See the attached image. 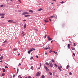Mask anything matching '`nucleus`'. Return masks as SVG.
<instances>
[{"label":"nucleus","mask_w":78,"mask_h":78,"mask_svg":"<svg viewBox=\"0 0 78 78\" xmlns=\"http://www.w3.org/2000/svg\"><path fill=\"white\" fill-rule=\"evenodd\" d=\"M49 74L50 75H52V73L51 72H49Z\"/></svg>","instance_id":"nucleus-31"},{"label":"nucleus","mask_w":78,"mask_h":78,"mask_svg":"<svg viewBox=\"0 0 78 78\" xmlns=\"http://www.w3.org/2000/svg\"><path fill=\"white\" fill-rule=\"evenodd\" d=\"M10 48H11V46H10Z\"/></svg>","instance_id":"nucleus-63"},{"label":"nucleus","mask_w":78,"mask_h":78,"mask_svg":"<svg viewBox=\"0 0 78 78\" xmlns=\"http://www.w3.org/2000/svg\"><path fill=\"white\" fill-rule=\"evenodd\" d=\"M29 78H31V76H30L28 77Z\"/></svg>","instance_id":"nucleus-52"},{"label":"nucleus","mask_w":78,"mask_h":78,"mask_svg":"<svg viewBox=\"0 0 78 78\" xmlns=\"http://www.w3.org/2000/svg\"><path fill=\"white\" fill-rule=\"evenodd\" d=\"M71 48H72V49L73 50H75V49L72 47H71Z\"/></svg>","instance_id":"nucleus-15"},{"label":"nucleus","mask_w":78,"mask_h":78,"mask_svg":"<svg viewBox=\"0 0 78 78\" xmlns=\"http://www.w3.org/2000/svg\"><path fill=\"white\" fill-rule=\"evenodd\" d=\"M54 17V18H56L57 19V16L56 15H55L53 16Z\"/></svg>","instance_id":"nucleus-9"},{"label":"nucleus","mask_w":78,"mask_h":78,"mask_svg":"<svg viewBox=\"0 0 78 78\" xmlns=\"http://www.w3.org/2000/svg\"><path fill=\"white\" fill-rule=\"evenodd\" d=\"M73 55L74 56H75V53H73Z\"/></svg>","instance_id":"nucleus-41"},{"label":"nucleus","mask_w":78,"mask_h":78,"mask_svg":"<svg viewBox=\"0 0 78 78\" xmlns=\"http://www.w3.org/2000/svg\"><path fill=\"white\" fill-rule=\"evenodd\" d=\"M49 20H50V22H51V20L50 19H49Z\"/></svg>","instance_id":"nucleus-43"},{"label":"nucleus","mask_w":78,"mask_h":78,"mask_svg":"<svg viewBox=\"0 0 78 78\" xmlns=\"http://www.w3.org/2000/svg\"><path fill=\"white\" fill-rule=\"evenodd\" d=\"M26 27H27V24H25V25L24 26V28H26Z\"/></svg>","instance_id":"nucleus-17"},{"label":"nucleus","mask_w":78,"mask_h":78,"mask_svg":"<svg viewBox=\"0 0 78 78\" xmlns=\"http://www.w3.org/2000/svg\"><path fill=\"white\" fill-rule=\"evenodd\" d=\"M13 77H15V75H13Z\"/></svg>","instance_id":"nucleus-53"},{"label":"nucleus","mask_w":78,"mask_h":78,"mask_svg":"<svg viewBox=\"0 0 78 78\" xmlns=\"http://www.w3.org/2000/svg\"><path fill=\"white\" fill-rule=\"evenodd\" d=\"M44 67L45 69H46V70L47 72H48V71L49 70V69H48V68L47 67H46V66H44Z\"/></svg>","instance_id":"nucleus-4"},{"label":"nucleus","mask_w":78,"mask_h":78,"mask_svg":"<svg viewBox=\"0 0 78 78\" xmlns=\"http://www.w3.org/2000/svg\"><path fill=\"white\" fill-rule=\"evenodd\" d=\"M12 21H13L10 20H8V22H10V23H12Z\"/></svg>","instance_id":"nucleus-10"},{"label":"nucleus","mask_w":78,"mask_h":78,"mask_svg":"<svg viewBox=\"0 0 78 78\" xmlns=\"http://www.w3.org/2000/svg\"><path fill=\"white\" fill-rule=\"evenodd\" d=\"M45 54L46 55H47V53H45Z\"/></svg>","instance_id":"nucleus-58"},{"label":"nucleus","mask_w":78,"mask_h":78,"mask_svg":"<svg viewBox=\"0 0 78 78\" xmlns=\"http://www.w3.org/2000/svg\"><path fill=\"white\" fill-rule=\"evenodd\" d=\"M30 15H28L24 16L25 17H30Z\"/></svg>","instance_id":"nucleus-8"},{"label":"nucleus","mask_w":78,"mask_h":78,"mask_svg":"<svg viewBox=\"0 0 78 78\" xmlns=\"http://www.w3.org/2000/svg\"><path fill=\"white\" fill-rule=\"evenodd\" d=\"M64 2L63 1L62 2H60V3H64Z\"/></svg>","instance_id":"nucleus-33"},{"label":"nucleus","mask_w":78,"mask_h":78,"mask_svg":"<svg viewBox=\"0 0 78 78\" xmlns=\"http://www.w3.org/2000/svg\"><path fill=\"white\" fill-rule=\"evenodd\" d=\"M41 69V68L40 67L38 68V69Z\"/></svg>","instance_id":"nucleus-62"},{"label":"nucleus","mask_w":78,"mask_h":78,"mask_svg":"<svg viewBox=\"0 0 78 78\" xmlns=\"http://www.w3.org/2000/svg\"><path fill=\"white\" fill-rule=\"evenodd\" d=\"M42 66V64H41V63H40V67H41Z\"/></svg>","instance_id":"nucleus-44"},{"label":"nucleus","mask_w":78,"mask_h":78,"mask_svg":"<svg viewBox=\"0 0 78 78\" xmlns=\"http://www.w3.org/2000/svg\"><path fill=\"white\" fill-rule=\"evenodd\" d=\"M3 56H1V57H0V60H2V59H3Z\"/></svg>","instance_id":"nucleus-12"},{"label":"nucleus","mask_w":78,"mask_h":78,"mask_svg":"<svg viewBox=\"0 0 78 78\" xmlns=\"http://www.w3.org/2000/svg\"><path fill=\"white\" fill-rule=\"evenodd\" d=\"M42 9H38V11H42Z\"/></svg>","instance_id":"nucleus-25"},{"label":"nucleus","mask_w":78,"mask_h":78,"mask_svg":"<svg viewBox=\"0 0 78 78\" xmlns=\"http://www.w3.org/2000/svg\"><path fill=\"white\" fill-rule=\"evenodd\" d=\"M53 17H54V16H51L50 17V18H53Z\"/></svg>","instance_id":"nucleus-30"},{"label":"nucleus","mask_w":78,"mask_h":78,"mask_svg":"<svg viewBox=\"0 0 78 78\" xmlns=\"http://www.w3.org/2000/svg\"><path fill=\"white\" fill-rule=\"evenodd\" d=\"M54 53H55V55H57V52H56V51H54Z\"/></svg>","instance_id":"nucleus-28"},{"label":"nucleus","mask_w":78,"mask_h":78,"mask_svg":"<svg viewBox=\"0 0 78 78\" xmlns=\"http://www.w3.org/2000/svg\"><path fill=\"white\" fill-rule=\"evenodd\" d=\"M6 42H7V41L6 40L3 43H5L6 44Z\"/></svg>","instance_id":"nucleus-27"},{"label":"nucleus","mask_w":78,"mask_h":78,"mask_svg":"<svg viewBox=\"0 0 78 78\" xmlns=\"http://www.w3.org/2000/svg\"><path fill=\"white\" fill-rule=\"evenodd\" d=\"M23 21H24V22H26V20H24Z\"/></svg>","instance_id":"nucleus-59"},{"label":"nucleus","mask_w":78,"mask_h":78,"mask_svg":"<svg viewBox=\"0 0 78 78\" xmlns=\"http://www.w3.org/2000/svg\"><path fill=\"white\" fill-rule=\"evenodd\" d=\"M12 22H13V23H16V22H13V21H12Z\"/></svg>","instance_id":"nucleus-61"},{"label":"nucleus","mask_w":78,"mask_h":78,"mask_svg":"<svg viewBox=\"0 0 78 78\" xmlns=\"http://www.w3.org/2000/svg\"><path fill=\"white\" fill-rule=\"evenodd\" d=\"M21 64L19 63V66H21Z\"/></svg>","instance_id":"nucleus-50"},{"label":"nucleus","mask_w":78,"mask_h":78,"mask_svg":"<svg viewBox=\"0 0 78 78\" xmlns=\"http://www.w3.org/2000/svg\"><path fill=\"white\" fill-rule=\"evenodd\" d=\"M4 17H5L4 16H2V17H1V18H4Z\"/></svg>","instance_id":"nucleus-56"},{"label":"nucleus","mask_w":78,"mask_h":78,"mask_svg":"<svg viewBox=\"0 0 78 78\" xmlns=\"http://www.w3.org/2000/svg\"><path fill=\"white\" fill-rule=\"evenodd\" d=\"M34 30L36 31H37V29H34Z\"/></svg>","instance_id":"nucleus-38"},{"label":"nucleus","mask_w":78,"mask_h":78,"mask_svg":"<svg viewBox=\"0 0 78 78\" xmlns=\"http://www.w3.org/2000/svg\"><path fill=\"white\" fill-rule=\"evenodd\" d=\"M17 73H18V72H19V69H17Z\"/></svg>","instance_id":"nucleus-42"},{"label":"nucleus","mask_w":78,"mask_h":78,"mask_svg":"<svg viewBox=\"0 0 78 78\" xmlns=\"http://www.w3.org/2000/svg\"><path fill=\"white\" fill-rule=\"evenodd\" d=\"M58 69H59L60 71H61V68H60V67L58 66Z\"/></svg>","instance_id":"nucleus-19"},{"label":"nucleus","mask_w":78,"mask_h":78,"mask_svg":"<svg viewBox=\"0 0 78 78\" xmlns=\"http://www.w3.org/2000/svg\"><path fill=\"white\" fill-rule=\"evenodd\" d=\"M52 1H54V2H56V0H52Z\"/></svg>","instance_id":"nucleus-54"},{"label":"nucleus","mask_w":78,"mask_h":78,"mask_svg":"<svg viewBox=\"0 0 78 78\" xmlns=\"http://www.w3.org/2000/svg\"><path fill=\"white\" fill-rule=\"evenodd\" d=\"M45 76L44 75H42L41 77V78H45Z\"/></svg>","instance_id":"nucleus-14"},{"label":"nucleus","mask_w":78,"mask_h":78,"mask_svg":"<svg viewBox=\"0 0 78 78\" xmlns=\"http://www.w3.org/2000/svg\"><path fill=\"white\" fill-rule=\"evenodd\" d=\"M33 50H36V49H34V48H32L29 51H27V52L28 53V54H30V53H31V51H33Z\"/></svg>","instance_id":"nucleus-1"},{"label":"nucleus","mask_w":78,"mask_h":78,"mask_svg":"<svg viewBox=\"0 0 78 78\" xmlns=\"http://www.w3.org/2000/svg\"><path fill=\"white\" fill-rule=\"evenodd\" d=\"M23 33H23H23H22V34H23V36H25V34H23Z\"/></svg>","instance_id":"nucleus-24"},{"label":"nucleus","mask_w":78,"mask_h":78,"mask_svg":"<svg viewBox=\"0 0 78 78\" xmlns=\"http://www.w3.org/2000/svg\"><path fill=\"white\" fill-rule=\"evenodd\" d=\"M29 13L28 12H23L22 13V15H25L26 14H28Z\"/></svg>","instance_id":"nucleus-3"},{"label":"nucleus","mask_w":78,"mask_h":78,"mask_svg":"<svg viewBox=\"0 0 78 78\" xmlns=\"http://www.w3.org/2000/svg\"><path fill=\"white\" fill-rule=\"evenodd\" d=\"M45 65L46 66H47L48 67H49V66H50V65H49V64L47 62H46L45 63Z\"/></svg>","instance_id":"nucleus-5"},{"label":"nucleus","mask_w":78,"mask_h":78,"mask_svg":"<svg viewBox=\"0 0 78 78\" xmlns=\"http://www.w3.org/2000/svg\"><path fill=\"white\" fill-rule=\"evenodd\" d=\"M3 49H0V51H2V50H3Z\"/></svg>","instance_id":"nucleus-45"},{"label":"nucleus","mask_w":78,"mask_h":78,"mask_svg":"<svg viewBox=\"0 0 78 78\" xmlns=\"http://www.w3.org/2000/svg\"><path fill=\"white\" fill-rule=\"evenodd\" d=\"M55 66L56 67H58V66L57 65H56V63L55 64H54Z\"/></svg>","instance_id":"nucleus-21"},{"label":"nucleus","mask_w":78,"mask_h":78,"mask_svg":"<svg viewBox=\"0 0 78 78\" xmlns=\"http://www.w3.org/2000/svg\"><path fill=\"white\" fill-rule=\"evenodd\" d=\"M18 2H19L20 3H22V2H21V1H20V0H18Z\"/></svg>","instance_id":"nucleus-34"},{"label":"nucleus","mask_w":78,"mask_h":78,"mask_svg":"<svg viewBox=\"0 0 78 78\" xmlns=\"http://www.w3.org/2000/svg\"><path fill=\"white\" fill-rule=\"evenodd\" d=\"M52 62H55V60H54V59H52Z\"/></svg>","instance_id":"nucleus-35"},{"label":"nucleus","mask_w":78,"mask_h":78,"mask_svg":"<svg viewBox=\"0 0 78 78\" xmlns=\"http://www.w3.org/2000/svg\"><path fill=\"white\" fill-rule=\"evenodd\" d=\"M47 37V35L45 34L44 36V38H46V37Z\"/></svg>","instance_id":"nucleus-37"},{"label":"nucleus","mask_w":78,"mask_h":78,"mask_svg":"<svg viewBox=\"0 0 78 78\" xmlns=\"http://www.w3.org/2000/svg\"><path fill=\"white\" fill-rule=\"evenodd\" d=\"M48 39H49V38H50V37L49 36H48Z\"/></svg>","instance_id":"nucleus-60"},{"label":"nucleus","mask_w":78,"mask_h":78,"mask_svg":"<svg viewBox=\"0 0 78 78\" xmlns=\"http://www.w3.org/2000/svg\"><path fill=\"white\" fill-rule=\"evenodd\" d=\"M5 75V73H3L2 74V76H3Z\"/></svg>","instance_id":"nucleus-32"},{"label":"nucleus","mask_w":78,"mask_h":78,"mask_svg":"<svg viewBox=\"0 0 78 78\" xmlns=\"http://www.w3.org/2000/svg\"><path fill=\"white\" fill-rule=\"evenodd\" d=\"M51 40H52V39L49 38V39H48V40L49 41H51Z\"/></svg>","instance_id":"nucleus-22"},{"label":"nucleus","mask_w":78,"mask_h":78,"mask_svg":"<svg viewBox=\"0 0 78 78\" xmlns=\"http://www.w3.org/2000/svg\"><path fill=\"white\" fill-rule=\"evenodd\" d=\"M19 55H20V53H19L18 55V56H19Z\"/></svg>","instance_id":"nucleus-57"},{"label":"nucleus","mask_w":78,"mask_h":78,"mask_svg":"<svg viewBox=\"0 0 78 78\" xmlns=\"http://www.w3.org/2000/svg\"><path fill=\"white\" fill-rule=\"evenodd\" d=\"M17 50V48H14L13 49V50H14V51H16V50Z\"/></svg>","instance_id":"nucleus-11"},{"label":"nucleus","mask_w":78,"mask_h":78,"mask_svg":"<svg viewBox=\"0 0 78 78\" xmlns=\"http://www.w3.org/2000/svg\"><path fill=\"white\" fill-rule=\"evenodd\" d=\"M60 68H61V69H62V67L61 66H60Z\"/></svg>","instance_id":"nucleus-51"},{"label":"nucleus","mask_w":78,"mask_h":78,"mask_svg":"<svg viewBox=\"0 0 78 78\" xmlns=\"http://www.w3.org/2000/svg\"><path fill=\"white\" fill-rule=\"evenodd\" d=\"M5 71H6V70L5 69H3V72H5Z\"/></svg>","instance_id":"nucleus-20"},{"label":"nucleus","mask_w":78,"mask_h":78,"mask_svg":"<svg viewBox=\"0 0 78 78\" xmlns=\"http://www.w3.org/2000/svg\"><path fill=\"white\" fill-rule=\"evenodd\" d=\"M29 12H33V11H32V10H29Z\"/></svg>","instance_id":"nucleus-46"},{"label":"nucleus","mask_w":78,"mask_h":78,"mask_svg":"<svg viewBox=\"0 0 78 78\" xmlns=\"http://www.w3.org/2000/svg\"><path fill=\"white\" fill-rule=\"evenodd\" d=\"M36 57H37V58H39L38 57V56H37V55Z\"/></svg>","instance_id":"nucleus-49"},{"label":"nucleus","mask_w":78,"mask_h":78,"mask_svg":"<svg viewBox=\"0 0 78 78\" xmlns=\"http://www.w3.org/2000/svg\"><path fill=\"white\" fill-rule=\"evenodd\" d=\"M73 47H75L76 46V44H75V43H73Z\"/></svg>","instance_id":"nucleus-23"},{"label":"nucleus","mask_w":78,"mask_h":78,"mask_svg":"<svg viewBox=\"0 0 78 78\" xmlns=\"http://www.w3.org/2000/svg\"><path fill=\"white\" fill-rule=\"evenodd\" d=\"M5 68H7V69H8V67H7V66H6L5 67Z\"/></svg>","instance_id":"nucleus-40"},{"label":"nucleus","mask_w":78,"mask_h":78,"mask_svg":"<svg viewBox=\"0 0 78 78\" xmlns=\"http://www.w3.org/2000/svg\"><path fill=\"white\" fill-rule=\"evenodd\" d=\"M33 66H31L30 68L31 69H32V70H33Z\"/></svg>","instance_id":"nucleus-36"},{"label":"nucleus","mask_w":78,"mask_h":78,"mask_svg":"<svg viewBox=\"0 0 78 78\" xmlns=\"http://www.w3.org/2000/svg\"><path fill=\"white\" fill-rule=\"evenodd\" d=\"M69 75H72V73H69Z\"/></svg>","instance_id":"nucleus-39"},{"label":"nucleus","mask_w":78,"mask_h":78,"mask_svg":"<svg viewBox=\"0 0 78 78\" xmlns=\"http://www.w3.org/2000/svg\"><path fill=\"white\" fill-rule=\"evenodd\" d=\"M41 75V74L39 73V72H37V73L36 74V76H39Z\"/></svg>","instance_id":"nucleus-6"},{"label":"nucleus","mask_w":78,"mask_h":78,"mask_svg":"<svg viewBox=\"0 0 78 78\" xmlns=\"http://www.w3.org/2000/svg\"><path fill=\"white\" fill-rule=\"evenodd\" d=\"M33 57H32L31 58H30V60H31L32 59H33Z\"/></svg>","instance_id":"nucleus-29"},{"label":"nucleus","mask_w":78,"mask_h":78,"mask_svg":"<svg viewBox=\"0 0 78 78\" xmlns=\"http://www.w3.org/2000/svg\"><path fill=\"white\" fill-rule=\"evenodd\" d=\"M3 62V61L2 60L0 61V62Z\"/></svg>","instance_id":"nucleus-48"},{"label":"nucleus","mask_w":78,"mask_h":78,"mask_svg":"<svg viewBox=\"0 0 78 78\" xmlns=\"http://www.w3.org/2000/svg\"><path fill=\"white\" fill-rule=\"evenodd\" d=\"M53 41H51V43H52V42H53Z\"/></svg>","instance_id":"nucleus-55"},{"label":"nucleus","mask_w":78,"mask_h":78,"mask_svg":"<svg viewBox=\"0 0 78 78\" xmlns=\"http://www.w3.org/2000/svg\"><path fill=\"white\" fill-rule=\"evenodd\" d=\"M50 67H52L53 66V64H52V63L51 62H50Z\"/></svg>","instance_id":"nucleus-7"},{"label":"nucleus","mask_w":78,"mask_h":78,"mask_svg":"<svg viewBox=\"0 0 78 78\" xmlns=\"http://www.w3.org/2000/svg\"><path fill=\"white\" fill-rule=\"evenodd\" d=\"M69 65L67 66V67H66V69H69Z\"/></svg>","instance_id":"nucleus-26"},{"label":"nucleus","mask_w":78,"mask_h":78,"mask_svg":"<svg viewBox=\"0 0 78 78\" xmlns=\"http://www.w3.org/2000/svg\"><path fill=\"white\" fill-rule=\"evenodd\" d=\"M3 5H0V6H1V7H3Z\"/></svg>","instance_id":"nucleus-47"},{"label":"nucleus","mask_w":78,"mask_h":78,"mask_svg":"<svg viewBox=\"0 0 78 78\" xmlns=\"http://www.w3.org/2000/svg\"><path fill=\"white\" fill-rule=\"evenodd\" d=\"M51 48H50L48 46H47L46 48H44V50H47V49H49V50H50Z\"/></svg>","instance_id":"nucleus-2"},{"label":"nucleus","mask_w":78,"mask_h":78,"mask_svg":"<svg viewBox=\"0 0 78 78\" xmlns=\"http://www.w3.org/2000/svg\"><path fill=\"white\" fill-rule=\"evenodd\" d=\"M68 48L69 49L70 48V44H68Z\"/></svg>","instance_id":"nucleus-18"},{"label":"nucleus","mask_w":78,"mask_h":78,"mask_svg":"<svg viewBox=\"0 0 78 78\" xmlns=\"http://www.w3.org/2000/svg\"><path fill=\"white\" fill-rule=\"evenodd\" d=\"M48 22V21H47V20L46 21V20H44V22H45V23H47V22Z\"/></svg>","instance_id":"nucleus-16"},{"label":"nucleus","mask_w":78,"mask_h":78,"mask_svg":"<svg viewBox=\"0 0 78 78\" xmlns=\"http://www.w3.org/2000/svg\"><path fill=\"white\" fill-rule=\"evenodd\" d=\"M5 14L4 13H0V16H5Z\"/></svg>","instance_id":"nucleus-13"},{"label":"nucleus","mask_w":78,"mask_h":78,"mask_svg":"<svg viewBox=\"0 0 78 78\" xmlns=\"http://www.w3.org/2000/svg\"><path fill=\"white\" fill-rule=\"evenodd\" d=\"M19 6V5H17V7H18V6Z\"/></svg>","instance_id":"nucleus-64"}]
</instances>
